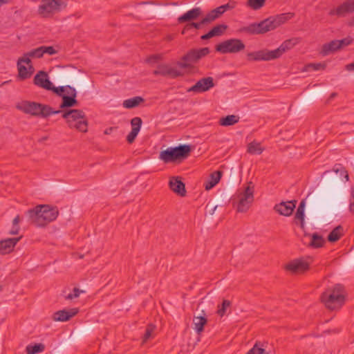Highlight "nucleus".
<instances>
[{"mask_svg":"<svg viewBox=\"0 0 354 354\" xmlns=\"http://www.w3.org/2000/svg\"><path fill=\"white\" fill-rule=\"evenodd\" d=\"M58 214L57 208L48 205H39L26 212L30 222L38 227H44L55 221Z\"/></svg>","mask_w":354,"mask_h":354,"instance_id":"1","label":"nucleus"},{"mask_svg":"<svg viewBox=\"0 0 354 354\" xmlns=\"http://www.w3.org/2000/svg\"><path fill=\"white\" fill-rule=\"evenodd\" d=\"M298 43L299 40L297 38H292L284 41L279 48L273 50L263 49L248 53L247 54L248 60L259 62L276 59L280 57L285 52L292 48Z\"/></svg>","mask_w":354,"mask_h":354,"instance_id":"2","label":"nucleus"},{"mask_svg":"<svg viewBox=\"0 0 354 354\" xmlns=\"http://www.w3.org/2000/svg\"><path fill=\"white\" fill-rule=\"evenodd\" d=\"M254 185L250 181L247 185L239 189L232 198V203L238 212H246L254 202Z\"/></svg>","mask_w":354,"mask_h":354,"instance_id":"3","label":"nucleus"},{"mask_svg":"<svg viewBox=\"0 0 354 354\" xmlns=\"http://www.w3.org/2000/svg\"><path fill=\"white\" fill-rule=\"evenodd\" d=\"M322 301L330 310L340 308L344 303V287L341 284H336L333 289H328L321 296Z\"/></svg>","mask_w":354,"mask_h":354,"instance_id":"4","label":"nucleus"},{"mask_svg":"<svg viewBox=\"0 0 354 354\" xmlns=\"http://www.w3.org/2000/svg\"><path fill=\"white\" fill-rule=\"evenodd\" d=\"M192 151L189 145H179L177 147H169L160 153L159 158L165 163L181 162L186 159Z\"/></svg>","mask_w":354,"mask_h":354,"instance_id":"5","label":"nucleus"},{"mask_svg":"<svg viewBox=\"0 0 354 354\" xmlns=\"http://www.w3.org/2000/svg\"><path fill=\"white\" fill-rule=\"evenodd\" d=\"M62 117L66 119L70 128H75L81 132L88 131V122L84 112L80 109H69L62 111Z\"/></svg>","mask_w":354,"mask_h":354,"instance_id":"6","label":"nucleus"},{"mask_svg":"<svg viewBox=\"0 0 354 354\" xmlns=\"http://www.w3.org/2000/svg\"><path fill=\"white\" fill-rule=\"evenodd\" d=\"M272 30L274 28L270 17H268L259 23H252L248 26H242L237 30V32L253 35L264 34Z\"/></svg>","mask_w":354,"mask_h":354,"instance_id":"7","label":"nucleus"},{"mask_svg":"<svg viewBox=\"0 0 354 354\" xmlns=\"http://www.w3.org/2000/svg\"><path fill=\"white\" fill-rule=\"evenodd\" d=\"M66 6V0H42L38 12L44 17H48L65 8Z\"/></svg>","mask_w":354,"mask_h":354,"instance_id":"8","label":"nucleus"},{"mask_svg":"<svg viewBox=\"0 0 354 354\" xmlns=\"http://www.w3.org/2000/svg\"><path fill=\"white\" fill-rule=\"evenodd\" d=\"M245 45L242 40L239 39L232 38L226 39L215 47L216 51L222 54L238 53L243 50Z\"/></svg>","mask_w":354,"mask_h":354,"instance_id":"9","label":"nucleus"},{"mask_svg":"<svg viewBox=\"0 0 354 354\" xmlns=\"http://www.w3.org/2000/svg\"><path fill=\"white\" fill-rule=\"evenodd\" d=\"M153 75L155 76H169L172 78L180 77L183 73L176 68L171 67L167 64H159L157 69L153 71Z\"/></svg>","mask_w":354,"mask_h":354,"instance_id":"10","label":"nucleus"},{"mask_svg":"<svg viewBox=\"0 0 354 354\" xmlns=\"http://www.w3.org/2000/svg\"><path fill=\"white\" fill-rule=\"evenodd\" d=\"M214 86V79L212 77H203L188 89V91L203 93L209 91Z\"/></svg>","mask_w":354,"mask_h":354,"instance_id":"11","label":"nucleus"},{"mask_svg":"<svg viewBox=\"0 0 354 354\" xmlns=\"http://www.w3.org/2000/svg\"><path fill=\"white\" fill-rule=\"evenodd\" d=\"M17 109L26 114L34 116H40L41 103L30 101H24L18 105Z\"/></svg>","mask_w":354,"mask_h":354,"instance_id":"12","label":"nucleus"},{"mask_svg":"<svg viewBox=\"0 0 354 354\" xmlns=\"http://www.w3.org/2000/svg\"><path fill=\"white\" fill-rule=\"evenodd\" d=\"M296 200L286 202L283 201L279 204H276L274 207V209L281 215L289 216L292 214V212L296 207Z\"/></svg>","mask_w":354,"mask_h":354,"instance_id":"13","label":"nucleus"},{"mask_svg":"<svg viewBox=\"0 0 354 354\" xmlns=\"http://www.w3.org/2000/svg\"><path fill=\"white\" fill-rule=\"evenodd\" d=\"M69 92L62 97V103L59 105L60 109H64L71 108L78 105V102L76 100L77 91L75 88H68Z\"/></svg>","mask_w":354,"mask_h":354,"instance_id":"14","label":"nucleus"},{"mask_svg":"<svg viewBox=\"0 0 354 354\" xmlns=\"http://www.w3.org/2000/svg\"><path fill=\"white\" fill-rule=\"evenodd\" d=\"M309 262L303 259H295L286 265V268L294 273L303 272L309 268Z\"/></svg>","mask_w":354,"mask_h":354,"instance_id":"15","label":"nucleus"},{"mask_svg":"<svg viewBox=\"0 0 354 354\" xmlns=\"http://www.w3.org/2000/svg\"><path fill=\"white\" fill-rule=\"evenodd\" d=\"M203 15L202 9L200 7H195L191 10H189L183 15H180L178 18V22L179 24H183L185 22H192L194 20L197 19L199 17Z\"/></svg>","mask_w":354,"mask_h":354,"instance_id":"16","label":"nucleus"},{"mask_svg":"<svg viewBox=\"0 0 354 354\" xmlns=\"http://www.w3.org/2000/svg\"><path fill=\"white\" fill-rule=\"evenodd\" d=\"M79 312L78 308H74L69 310L56 311L53 315V319L55 322H67L75 316Z\"/></svg>","mask_w":354,"mask_h":354,"instance_id":"17","label":"nucleus"},{"mask_svg":"<svg viewBox=\"0 0 354 354\" xmlns=\"http://www.w3.org/2000/svg\"><path fill=\"white\" fill-rule=\"evenodd\" d=\"M169 188L176 194L180 196L186 195V189L185 183L178 176L171 177L169 182Z\"/></svg>","mask_w":354,"mask_h":354,"instance_id":"18","label":"nucleus"},{"mask_svg":"<svg viewBox=\"0 0 354 354\" xmlns=\"http://www.w3.org/2000/svg\"><path fill=\"white\" fill-rule=\"evenodd\" d=\"M33 82L35 85L46 90L51 88L52 82L50 81L47 73L40 71L34 77Z\"/></svg>","mask_w":354,"mask_h":354,"instance_id":"19","label":"nucleus"},{"mask_svg":"<svg viewBox=\"0 0 354 354\" xmlns=\"http://www.w3.org/2000/svg\"><path fill=\"white\" fill-rule=\"evenodd\" d=\"M21 236L17 238H8L0 241V254H6L10 253Z\"/></svg>","mask_w":354,"mask_h":354,"instance_id":"20","label":"nucleus"},{"mask_svg":"<svg viewBox=\"0 0 354 354\" xmlns=\"http://www.w3.org/2000/svg\"><path fill=\"white\" fill-rule=\"evenodd\" d=\"M353 12L348 1H344L343 3L337 6L336 8L331 9L328 15L330 16H337L338 17H344L348 13Z\"/></svg>","mask_w":354,"mask_h":354,"instance_id":"21","label":"nucleus"},{"mask_svg":"<svg viewBox=\"0 0 354 354\" xmlns=\"http://www.w3.org/2000/svg\"><path fill=\"white\" fill-rule=\"evenodd\" d=\"M292 12H286L270 17L273 28L275 29L294 17Z\"/></svg>","mask_w":354,"mask_h":354,"instance_id":"22","label":"nucleus"},{"mask_svg":"<svg viewBox=\"0 0 354 354\" xmlns=\"http://www.w3.org/2000/svg\"><path fill=\"white\" fill-rule=\"evenodd\" d=\"M339 50H340V48L338 45V40L335 39L328 43L324 44L322 47L321 53L322 55L326 56Z\"/></svg>","mask_w":354,"mask_h":354,"instance_id":"23","label":"nucleus"},{"mask_svg":"<svg viewBox=\"0 0 354 354\" xmlns=\"http://www.w3.org/2000/svg\"><path fill=\"white\" fill-rule=\"evenodd\" d=\"M305 208H306V199H303L300 201L299 205L297 207V212L295 215V220L300 221L301 228H304V218H305Z\"/></svg>","mask_w":354,"mask_h":354,"instance_id":"24","label":"nucleus"},{"mask_svg":"<svg viewBox=\"0 0 354 354\" xmlns=\"http://www.w3.org/2000/svg\"><path fill=\"white\" fill-rule=\"evenodd\" d=\"M223 172L221 171H216L210 174V180L205 183V188L206 190L212 189L217 183H218Z\"/></svg>","mask_w":354,"mask_h":354,"instance_id":"25","label":"nucleus"},{"mask_svg":"<svg viewBox=\"0 0 354 354\" xmlns=\"http://www.w3.org/2000/svg\"><path fill=\"white\" fill-rule=\"evenodd\" d=\"M207 320L205 315L203 316L200 315L198 317L194 316L193 319V324L194 325V330L198 334H201L203 330L204 326L207 324Z\"/></svg>","mask_w":354,"mask_h":354,"instance_id":"26","label":"nucleus"},{"mask_svg":"<svg viewBox=\"0 0 354 354\" xmlns=\"http://www.w3.org/2000/svg\"><path fill=\"white\" fill-rule=\"evenodd\" d=\"M17 68H18V77L21 80H24L29 78L33 73V67L32 66H29L30 71H28L26 66L22 65L21 64L17 63Z\"/></svg>","mask_w":354,"mask_h":354,"instance_id":"27","label":"nucleus"},{"mask_svg":"<svg viewBox=\"0 0 354 354\" xmlns=\"http://www.w3.org/2000/svg\"><path fill=\"white\" fill-rule=\"evenodd\" d=\"M145 101L144 98L140 96H136L123 102V106L126 109H133L138 106L141 102Z\"/></svg>","mask_w":354,"mask_h":354,"instance_id":"28","label":"nucleus"},{"mask_svg":"<svg viewBox=\"0 0 354 354\" xmlns=\"http://www.w3.org/2000/svg\"><path fill=\"white\" fill-rule=\"evenodd\" d=\"M343 227L338 225L335 227L328 235V241L330 243L337 241L343 234Z\"/></svg>","mask_w":354,"mask_h":354,"instance_id":"29","label":"nucleus"},{"mask_svg":"<svg viewBox=\"0 0 354 354\" xmlns=\"http://www.w3.org/2000/svg\"><path fill=\"white\" fill-rule=\"evenodd\" d=\"M239 120V117L235 115H229L221 118L219 124L223 127H228L236 124Z\"/></svg>","mask_w":354,"mask_h":354,"instance_id":"30","label":"nucleus"},{"mask_svg":"<svg viewBox=\"0 0 354 354\" xmlns=\"http://www.w3.org/2000/svg\"><path fill=\"white\" fill-rule=\"evenodd\" d=\"M324 242L322 236L317 233H313L311 236V241L309 245L313 248H319L324 245Z\"/></svg>","mask_w":354,"mask_h":354,"instance_id":"31","label":"nucleus"},{"mask_svg":"<svg viewBox=\"0 0 354 354\" xmlns=\"http://www.w3.org/2000/svg\"><path fill=\"white\" fill-rule=\"evenodd\" d=\"M39 111L40 116L42 118H47L52 114H58L62 113L61 110L54 111L51 106L43 104H41Z\"/></svg>","mask_w":354,"mask_h":354,"instance_id":"32","label":"nucleus"},{"mask_svg":"<svg viewBox=\"0 0 354 354\" xmlns=\"http://www.w3.org/2000/svg\"><path fill=\"white\" fill-rule=\"evenodd\" d=\"M51 88H49L48 91H53L54 93L57 95L58 96L62 97L63 95H65L68 92H69L68 88H73V86L66 85V86H60L58 87H55L53 84H52V86H50Z\"/></svg>","mask_w":354,"mask_h":354,"instance_id":"33","label":"nucleus"},{"mask_svg":"<svg viewBox=\"0 0 354 354\" xmlns=\"http://www.w3.org/2000/svg\"><path fill=\"white\" fill-rule=\"evenodd\" d=\"M44 350L45 345L42 343H37L34 345L29 344L26 348L27 354H37L43 352Z\"/></svg>","mask_w":354,"mask_h":354,"instance_id":"34","label":"nucleus"},{"mask_svg":"<svg viewBox=\"0 0 354 354\" xmlns=\"http://www.w3.org/2000/svg\"><path fill=\"white\" fill-rule=\"evenodd\" d=\"M181 59L189 62H196L198 61L199 58L196 53V49L194 48L188 51L187 54L183 56Z\"/></svg>","mask_w":354,"mask_h":354,"instance_id":"35","label":"nucleus"},{"mask_svg":"<svg viewBox=\"0 0 354 354\" xmlns=\"http://www.w3.org/2000/svg\"><path fill=\"white\" fill-rule=\"evenodd\" d=\"M247 151L251 154H261L263 151V149L261 147L260 143L252 142L248 145Z\"/></svg>","mask_w":354,"mask_h":354,"instance_id":"36","label":"nucleus"},{"mask_svg":"<svg viewBox=\"0 0 354 354\" xmlns=\"http://www.w3.org/2000/svg\"><path fill=\"white\" fill-rule=\"evenodd\" d=\"M227 28V26L225 24H218L210 30V32L214 37L221 36L225 30Z\"/></svg>","mask_w":354,"mask_h":354,"instance_id":"37","label":"nucleus"},{"mask_svg":"<svg viewBox=\"0 0 354 354\" xmlns=\"http://www.w3.org/2000/svg\"><path fill=\"white\" fill-rule=\"evenodd\" d=\"M266 3V0H248L247 5L253 10L261 8Z\"/></svg>","mask_w":354,"mask_h":354,"instance_id":"38","label":"nucleus"},{"mask_svg":"<svg viewBox=\"0 0 354 354\" xmlns=\"http://www.w3.org/2000/svg\"><path fill=\"white\" fill-rule=\"evenodd\" d=\"M231 303L229 300H223L221 305L218 306L217 314L223 317L226 314L227 309L230 308Z\"/></svg>","mask_w":354,"mask_h":354,"instance_id":"39","label":"nucleus"},{"mask_svg":"<svg viewBox=\"0 0 354 354\" xmlns=\"http://www.w3.org/2000/svg\"><path fill=\"white\" fill-rule=\"evenodd\" d=\"M203 25H206L205 23H202V19L199 22H194L192 21L185 25L184 30L182 32V34H185V30H189L192 28H195L199 30L202 28Z\"/></svg>","mask_w":354,"mask_h":354,"instance_id":"40","label":"nucleus"},{"mask_svg":"<svg viewBox=\"0 0 354 354\" xmlns=\"http://www.w3.org/2000/svg\"><path fill=\"white\" fill-rule=\"evenodd\" d=\"M333 170L336 174L339 173L341 176H344V178H345V180H346V181H348V179H349V176H348V172H347V171L344 169V167H343L341 165H335L333 167Z\"/></svg>","mask_w":354,"mask_h":354,"instance_id":"41","label":"nucleus"},{"mask_svg":"<svg viewBox=\"0 0 354 354\" xmlns=\"http://www.w3.org/2000/svg\"><path fill=\"white\" fill-rule=\"evenodd\" d=\"M85 291L83 290H80L78 288H74L73 292L65 296V299L66 300H73L80 297L81 293H84Z\"/></svg>","mask_w":354,"mask_h":354,"instance_id":"42","label":"nucleus"},{"mask_svg":"<svg viewBox=\"0 0 354 354\" xmlns=\"http://www.w3.org/2000/svg\"><path fill=\"white\" fill-rule=\"evenodd\" d=\"M142 120L139 117H135L131 120V129L140 131Z\"/></svg>","mask_w":354,"mask_h":354,"instance_id":"43","label":"nucleus"},{"mask_svg":"<svg viewBox=\"0 0 354 354\" xmlns=\"http://www.w3.org/2000/svg\"><path fill=\"white\" fill-rule=\"evenodd\" d=\"M217 19L212 10L209 12L205 17L202 19V23H205L206 25H208L215 21Z\"/></svg>","mask_w":354,"mask_h":354,"instance_id":"44","label":"nucleus"},{"mask_svg":"<svg viewBox=\"0 0 354 354\" xmlns=\"http://www.w3.org/2000/svg\"><path fill=\"white\" fill-rule=\"evenodd\" d=\"M246 354H268V353L264 348L259 347V344L256 343Z\"/></svg>","mask_w":354,"mask_h":354,"instance_id":"45","label":"nucleus"},{"mask_svg":"<svg viewBox=\"0 0 354 354\" xmlns=\"http://www.w3.org/2000/svg\"><path fill=\"white\" fill-rule=\"evenodd\" d=\"M26 55H28L31 57L40 58L43 56L41 47L39 46L35 49H33L26 53Z\"/></svg>","mask_w":354,"mask_h":354,"instance_id":"46","label":"nucleus"},{"mask_svg":"<svg viewBox=\"0 0 354 354\" xmlns=\"http://www.w3.org/2000/svg\"><path fill=\"white\" fill-rule=\"evenodd\" d=\"M154 328H155V326H153L152 324H149L147 326V327L145 330V333L143 336V342H147L149 338L151 337V335L154 330Z\"/></svg>","mask_w":354,"mask_h":354,"instance_id":"47","label":"nucleus"},{"mask_svg":"<svg viewBox=\"0 0 354 354\" xmlns=\"http://www.w3.org/2000/svg\"><path fill=\"white\" fill-rule=\"evenodd\" d=\"M338 45L339 46L340 49L343 48L345 46H348L351 45L353 42V39L351 37H345L342 39H337Z\"/></svg>","mask_w":354,"mask_h":354,"instance_id":"48","label":"nucleus"},{"mask_svg":"<svg viewBox=\"0 0 354 354\" xmlns=\"http://www.w3.org/2000/svg\"><path fill=\"white\" fill-rule=\"evenodd\" d=\"M160 59H162L161 55L155 54V55H150L149 57H147L146 59V62L148 64H153L157 63Z\"/></svg>","mask_w":354,"mask_h":354,"instance_id":"49","label":"nucleus"},{"mask_svg":"<svg viewBox=\"0 0 354 354\" xmlns=\"http://www.w3.org/2000/svg\"><path fill=\"white\" fill-rule=\"evenodd\" d=\"M42 54L47 53L50 55H53L57 53V51L53 46H41Z\"/></svg>","mask_w":354,"mask_h":354,"instance_id":"50","label":"nucleus"},{"mask_svg":"<svg viewBox=\"0 0 354 354\" xmlns=\"http://www.w3.org/2000/svg\"><path fill=\"white\" fill-rule=\"evenodd\" d=\"M209 48L207 47H204L202 48L196 49V53L198 56L199 59L203 57H205L209 53Z\"/></svg>","mask_w":354,"mask_h":354,"instance_id":"51","label":"nucleus"},{"mask_svg":"<svg viewBox=\"0 0 354 354\" xmlns=\"http://www.w3.org/2000/svg\"><path fill=\"white\" fill-rule=\"evenodd\" d=\"M138 133L139 131L131 129V132L127 136V141L130 144L133 143L135 139L136 138Z\"/></svg>","mask_w":354,"mask_h":354,"instance_id":"52","label":"nucleus"},{"mask_svg":"<svg viewBox=\"0 0 354 354\" xmlns=\"http://www.w3.org/2000/svg\"><path fill=\"white\" fill-rule=\"evenodd\" d=\"M349 211L354 213V188L351 189V198L349 199Z\"/></svg>","mask_w":354,"mask_h":354,"instance_id":"53","label":"nucleus"},{"mask_svg":"<svg viewBox=\"0 0 354 354\" xmlns=\"http://www.w3.org/2000/svg\"><path fill=\"white\" fill-rule=\"evenodd\" d=\"M308 67L312 68L314 71L324 70L326 64L323 63L310 64Z\"/></svg>","mask_w":354,"mask_h":354,"instance_id":"54","label":"nucleus"},{"mask_svg":"<svg viewBox=\"0 0 354 354\" xmlns=\"http://www.w3.org/2000/svg\"><path fill=\"white\" fill-rule=\"evenodd\" d=\"M235 7V2L234 1H230L226 4L221 6V8H223V10L224 12L226 11L231 10Z\"/></svg>","mask_w":354,"mask_h":354,"instance_id":"55","label":"nucleus"},{"mask_svg":"<svg viewBox=\"0 0 354 354\" xmlns=\"http://www.w3.org/2000/svg\"><path fill=\"white\" fill-rule=\"evenodd\" d=\"M31 57L28 56V55H26V53L24 55V56L21 58H19L17 61V63H19V64H21V63H26L27 64H29L31 61H30V58Z\"/></svg>","mask_w":354,"mask_h":354,"instance_id":"56","label":"nucleus"},{"mask_svg":"<svg viewBox=\"0 0 354 354\" xmlns=\"http://www.w3.org/2000/svg\"><path fill=\"white\" fill-rule=\"evenodd\" d=\"M212 11L217 17V19L219 18L224 13L223 8H221V6H218L215 9H213Z\"/></svg>","mask_w":354,"mask_h":354,"instance_id":"57","label":"nucleus"},{"mask_svg":"<svg viewBox=\"0 0 354 354\" xmlns=\"http://www.w3.org/2000/svg\"><path fill=\"white\" fill-rule=\"evenodd\" d=\"M188 62L180 61L177 62V65L181 68H187L190 65L187 63Z\"/></svg>","mask_w":354,"mask_h":354,"instance_id":"58","label":"nucleus"},{"mask_svg":"<svg viewBox=\"0 0 354 354\" xmlns=\"http://www.w3.org/2000/svg\"><path fill=\"white\" fill-rule=\"evenodd\" d=\"M19 226L12 225V230L9 232V234H13V235L17 234L19 233Z\"/></svg>","mask_w":354,"mask_h":354,"instance_id":"59","label":"nucleus"},{"mask_svg":"<svg viewBox=\"0 0 354 354\" xmlns=\"http://www.w3.org/2000/svg\"><path fill=\"white\" fill-rule=\"evenodd\" d=\"M212 37H213V36H212V33H211V32L209 30L207 33H206L205 35H203L201 37V40H207V39H210Z\"/></svg>","mask_w":354,"mask_h":354,"instance_id":"60","label":"nucleus"},{"mask_svg":"<svg viewBox=\"0 0 354 354\" xmlns=\"http://www.w3.org/2000/svg\"><path fill=\"white\" fill-rule=\"evenodd\" d=\"M20 221V216L17 215L12 221L13 225H19V223Z\"/></svg>","mask_w":354,"mask_h":354,"instance_id":"61","label":"nucleus"},{"mask_svg":"<svg viewBox=\"0 0 354 354\" xmlns=\"http://www.w3.org/2000/svg\"><path fill=\"white\" fill-rule=\"evenodd\" d=\"M346 69L348 71H354V62L347 64Z\"/></svg>","mask_w":354,"mask_h":354,"instance_id":"62","label":"nucleus"},{"mask_svg":"<svg viewBox=\"0 0 354 354\" xmlns=\"http://www.w3.org/2000/svg\"><path fill=\"white\" fill-rule=\"evenodd\" d=\"M337 96V93L335 92L332 93L327 100V102H330L333 99Z\"/></svg>","mask_w":354,"mask_h":354,"instance_id":"63","label":"nucleus"},{"mask_svg":"<svg viewBox=\"0 0 354 354\" xmlns=\"http://www.w3.org/2000/svg\"><path fill=\"white\" fill-rule=\"evenodd\" d=\"M349 3H350V6H351V10L353 11V12H354V0H348Z\"/></svg>","mask_w":354,"mask_h":354,"instance_id":"64","label":"nucleus"}]
</instances>
